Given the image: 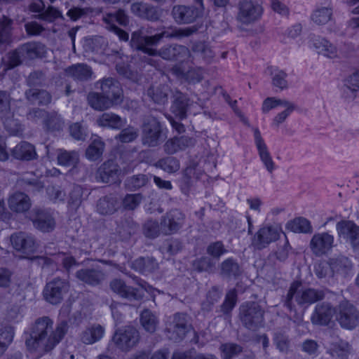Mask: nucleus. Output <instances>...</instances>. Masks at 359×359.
Here are the masks:
<instances>
[{
  "instance_id": "f257e3e1",
  "label": "nucleus",
  "mask_w": 359,
  "mask_h": 359,
  "mask_svg": "<svg viewBox=\"0 0 359 359\" xmlns=\"http://www.w3.org/2000/svg\"><path fill=\"white\" fill-rule=\"evenodd\" d=\"M68 324L63 320L54 326L48 316L35 320L30 327L29 337L25 344L29 352L41 357L52 351L63 339L68 331Z\"/></svg>"
},
{
  "instance_id": "f03ea898",
  "label": "nucleus",
  "mask_w": 359,
  "mask_h": 359,
  "mask_svg": "<svg viewBox=\"0 0 359 359\" xmlns=\"http://www.w3.org/2000/svg\"><path fill=\"white\" fill-rule=\"evenodd\" d=\"M302 283L298 280L293 281L287 291L286 296L283 300L284 306L290 311H294L295 305L293 299L300 306L307 307L320 300L325 297L323 290L313 288H301Z\"/></svg>"
},
{
  "instance_id": "7ed1b4c3",
  "label": "nucleus",
  "mask_w": 359,
  "mask_h": 359,
  "mask_svg": "<svg viewBox=\"0 0 359 359\" xmlns=\"http://www.w3.org/2000/svg\"><path fill=\"white\" fill-rule=\"evenodd\" d=\"M195 26L189 27H168L161 33L152 36L143 35L142 31H136L132 34L130 43H144L147 46H157L163 38L181 39L188 37L197 32Z\"/></svg>"
},
{
  "instance_id": "20e7f679",
  "label": "nucleus",
  "mask_w": 359,
  "mask_h": 359,
  "mask_svg": "<svg viewBox=\"0 0 359 359\" xmlns=\"http://www.w3.org/2000/svg\"><path fill=\"white\" fill-rule=\"evenodd\" d=\"M131 46L145 54L150 56H159L165 60L181 61L187 58L190 54L189 50L186 46L178 44L165 45L159 50L154 48V46L144 45L143 42L131 43Z\"/></svg>"
},
{
  "instance_id": "39448f33",
  "label": "nucleus",
  "mask_w": 359,
  "mask_h": 359,
  "mask_svg": "<svg viewBox=\"0 0 359 359\" xmlns=\"http://www.w3.org/2000/svg\"><path fill=\"white\" fill-rule=\"evenodd\" d=\"M264 311L257 302L243 304L240 307V319L249 330H257L264 322Z\"/></svg>"
},
{
  "instance_id": "423d86ee",
  "label": "nucleus",
  "mask_w": 359,
  "mask_h": 359,
  "mask_svg": "<svg viewBox=\"0 0 359 359\" xmlns=\"http://www.w3.org/2000/svg\"><path fill=\"white\" fill-rule=\"evenodd\" d=\"M238 9L236 20L245 25L259 20L263 13L262 6L256 0H241L238 3Z\"/></svg>"
},
{
  "instance_id": "0eeeda50",
  "label": "nucleus",
  "mask_w": 359,
  "mask_h": 359,
  "mask_svg": "<svg viewBox=\"0 0 359 359\" xmlns=\"http://www.w3.org/2000/svg\"><path fill=\"white\" fill-rule=\"evenodd\" d=\"M191 328L188 316L184 313H177L168 322L165 330L168 334V338L177 342L182 341Z\"/></svg>"
},
{
  "instance_id": "6e6552de",
  "label": "nucleus",
  "mask_w": 359,
  "mask_h": 359,
  "mask_svg": "<svg viewBox=\"0 0 359 359\" xmlns=\"http://www.w3.org/2000/svg\"><path fill=\"white\" fill-rule=\"evenodd\" d=\"M139 340V332L133 326H126L116 330L112 338L114 344L123 351H128L134 347Z\"/></svg>"
},
{
  "instance_id": "1a4fd4ad",
  "label": "nucleus",
  "mask_w": 359,
  "mask_h": 359,
  "mask_svg": "<svg viewBox=\"0 0 359 359\" xmlns=\"http://www.w3.org/2000/svg\"><path fill=\"white\" fill-rule=\"evenodd\" d=\"M69 288V283L60 278H54L46 283L43 290V296L46 302L51 304H58L63 300L64 296Z\"/></svg>"
},
{
  "instance_id": "9d476101",
  "label": "nucleus",
  "mask_w": 359,
  "mask_h": 359,
  "mask_svg": "<svg viewBox=\"0 0 359 359\" xmlns=\"http://www.w3.org/2000/svg\"><path fill=\"white\" fill-rule=\"evenodd\" d=\"M161 132L160 122L154 116L147 117L142 126V144L149 147H156L160 142Z\"/></svg>"
},
{
  "instance_id": "9b49d317",
  "label": "nucleus",
  "mask_w": 359,
  "mask_h": 359,
  "mask_svg": "<svg viewBox=\"0 0 359 359\" xmlns=\"http://www.w3.org/2000/svg\"><path fill=\"white\" fill-rule=\"evenodd\" d=\"M278 106H283L285 109L278 114L273 118V123L277 126L283 123L287 116L297 108V105L292 102L271 97L264 100L262 109L264 113H267Z\"/></svg>"
},
{
  "instance_id": "f8f14e48",
  "label": "nucleus",
  "mask_w": 359,
  "mask_h": 359,
  "mask_svg": "<svg viewBox=\"0 0 359 359\" xmlns=\"http://www.w3.org/2000/svg\"><path fill=\"white\" fill-rule=\"evenodd\" d=\"M337 318L342 327L352 330L358 323L359 311L350 302L344 301L338 306Z\"/></svg>"
},
{
  "instance_id": "ddd939ff",
  "label": "nucleus",
  "mask_w": 359,
  "mask_h": 359,
  "mask_svg": "<svg viewBox=\"0 0 359 359\" xmlns=\"http://www.w3.org/2000/svg\"><path fill=\"white\" fill-rule=\"evenodd\" d=\"M185 215L178 209L166 212L161 221V233L165 235L177 232L183 226Z\"/></svg>"
},
{
  "instance_id": "4468645a",
  "label": "nucleus",
  "mask_w": 359,
  "mask_h": 359,
  "mask_svg": "<svg viewBox=\"0 0 359 359\" xmlns=\"http://www.w3.org/2000/svg\"><path fill=\"white\" fill-rule=\"evenodd\" d=\"M171 15L178 25L193 23L201 17L197 8L193 6L185 5L174 6L171 10Z\"/></svg>"
},
{
  "instance_id": "2eb2a0df",
  "label": "nucleus",
  "mask_w": 359,
  "mask_h": 359,
  "mask_svg": "<svg viewBox=\"0 0 359 359\" xmlns=\"http://www.w3.org/2000/svg\"><path fill=\"white\" fill-rule=\"evenodd\" d=\"M334 237L327 232L315 233L311 241L310 248L313 254L320 257L328 252L333 247Z\"/></svg>"
},
{
  "instance_id": "dca6fc26",
  "label": "nucleus",
  "mask_w": 359,
  "mask_h": 359,
  "mask_svg": "<svg viewBox=\"0 0 359 359\" xmlns=\"http://www.w3.org/2000/svg\"><path fill=\"white\" fill-rule=\"evenodd\" d=\"M254 130L255 143L258 151L260 161L264 168L269 173H273L276 169V164L269 151L268 147L262 137L261 133L258 128H255Z\"/></svg>"
},
{
  "instance_id": "f3484780",
  "label": "nucleus",
  "mask_w": 359,
  "mask_h": 359,
  "mask_svg": "<svg viewBox=\"0 0 359 359\" xmlns=\"http://www.w3.org/2000/svg\"><path fill=\"white\" fill-rule=\"evenodd\" d=\"M121 174L118 165L113 161H107L102 163L97 170L95 180L102 183L116 182Z\"/></svg>"
},
{
  "instance_id": "a211bd4d",
  "label": "nucleus",
  "mask_w": 359,
  "mask_h": 359,
  "mask_svg": "<svg viewBox=\"0 0 359 359\" xmlns=\"http://www.w3.org/2000/svg\"><path fill=\"white\" fill-rule=\"evenodd\" d=\"M279 229L273 226L262 227L255 236L252 244L259 250L266 248L269 243L278 240Z\"/></svg>"
},
{
  "instance_id": "6ab92c4d",
  "label": "nucleus",
  "mask_w": 359,
  "mask_h": 359,
  "mask_svg": "<svg viewBox=\"0 0 359 359\" xmlns=\"http://www.w3.org/2000/svg\"><path fill=\"white\" fill-rule=\"evenodd\" d=\"M335 313L332 306L327 302H323L316 306L311 314V321L316 325H327L331 321Z\"/></svg>"
},
{
  "instance_id": "aec40b11",
  "label": "nucleus",
  "mask_w": 359,
  "mask_h": 359,
  "mask_svg": "<svg viewBox=\"0 0 359 359\" xmlns=\"http://www.w3.org/2000/svg\"><path fill=\"white\" fill-rule=\"evenodd\" d=\"M75 276L81 282L91 286L98 285L105 279L104 273L99 267L79 269Z\"/></svg>"
},
{
  "instance_id": "412c9836",
  "label": "nucleus",
  "mask_w": 359,
  "mask_h": 359,
  "mask_svg": "<svg viewBox=\"0 0 359 359\" xmlns=\"http://www.w3.org/2000/svg\"><path fill=\"white\" fill-rule=\"evenodd\" d=\"M101 93L116 104L123 101V90L120 83L112 78L104 79L100 81Z\"/></svg>"
},
{
  "instance_id": "4be33fe9",
  "label": "nucleus",
  "mask_w": 359,
  "mask_h": 359,
  "mask_svg": "<svg viewBox=\"0 0 359 359\" xmlns=\"http://www.w3.org/2000/svg\"><path fill=\"white\" fill-rule=\"evenodd\" d=\"M109 287L114 293L129 300H140L143 297L137 288L126 285L123 280L118 278L111 280Z\"/></svg>"
},
{
  "instance_id": "5701e85b",
  "label": "nucleus",
  "mask_w": 359,
  "mask_h": 359,
  "mask_svg": "<svg viewBox=\"0 0 359 359\" xmlns=\"http://www.w3.org/2000/svg\"><path fill=\"white\" fill-rule=\"evenodd\" d=\"M13 248L24 253H31L36 250V243L34 238L24 232L13 233L11 237Z\"/></svg>"
},
{
  "instance_id": "b1692460",
  "label": "nucleus",
  "mask_w": 359,
  "mask_h": 359,
  "mask_svg": "<svg viewBox=\"0 0 359 359\" xmlns=\"http://www.w3.org/2000/svg\"><path fill=\"white\" fill-rule=\"evenodd\" d=\"M313 46L318 54L330 59L340 58L342 55L337 47L325 38L314 39Z\"/></svg>"
},
{
  "instance_id": "393cba45",
  "label": "nucleus",
  "mask_w": 359,
  "mask_h": 359,
  "mask_svg": "<svg viewBox=\"0 0 359 359\" xmlns=\"http://www.w3.org/2000/svg\"><path fill=\"white\" fill-rule=\"evenodd\" d=\"M337 231L339 236L349 242L351 245L359 239V226L351 221L338 222Z\"/></svg>"
},
{
  "instance_id": "a878e982",
  "label": "nucleus",
  "mask_w": 359,
  "mask_h": 359,
  "mask_svg": "<svg viewBox=\"0 0 359 359\" xmlns=\"http://www.w3.org/2000/svg\"><path fill=\"white\" fill-rule=\"evenodd\" d=\"M11 156L20 161H32L37 158V154L33 144L22 141L11 151Z\"/></svg>"
},
{
  "instance_id": "bb28decb",
  "label": "nucleus",
  "mask_w": 359,
  "mask_h": 359,
  "mask_svg": "<svg viewBox=\"0 0 359 359\" xmlns=\"http://www.w3.org/2000/svg\"><path fill=\"white\" fill-rule=\"evenodd\" d=\"M9 208L15 212H25L29 210L32 203L29 197L22 192H15L8 198Z\"/></svg>"
},
{
  "instance_id": "cd10ccee",
  "label": "nucleus",
  "mask_w": 359,
  "mask_h": 359,
  "mask_svg": "<svg viewBox=\"0 0 359 359\" xmlns=\"http://www.w3.org/2000/svg\"><path fill=\"white\" fill-rule=\"evenodd\" d=\"M25 98L32 104L48 105L52 101V95L46 90L29 88L25 93Z\"/></svg>"
},
{
  "instance_id": "c85d7f7f",
  "label": "nucleus",
  "mask_w": 359,
  "mask_h": 359,
  "mask_svg": "<svg viewBox=\"0 0 359 359\" xmlns=\"http://www.w3.org/2000/svg\"><path fill=\"white\" fill-rule=\"evenodd\" d=\"M192 102L181 92L177 91L174 95V101L171 107L172 112L180 119L187 116V112Z\"/></svg>"
},
{
  "instance_id": "c756f323",
  "label": "nucleus",
  "mask_w": 359,
  "mask_h": 359,
  "mask_svg": "<svg viewBox=\"0 0 359 359\" xmlns=\"http://www.w3.org/2000/svg\"><path fill=\"white\" fill-rule=\"evenodd\" d=\"M35 216L32 218L34 226L43 232H48L55 228V221L52 216L40 210H34Z\"/></svg>"
},
{
  "instance_id": "7c9ffc66",
  "label": "nucleus",
  "mask_w": 359,
  "mask_h": 359,
  "mask_svg": "<svg viewBox=\"0 0 359 359\" xmlns=\"http://www.w3.org/2000/svg\"><path fill=\"white\" fill-rule=\"evenodd\" d=\"M219 269L220 275L229 279H236L243 273L241 266L233 258H228L224 260L219 264Z\"/></svg>"
},
{
  "instance_id": "2f4dec72",
  "label": "nucleus",
  "mask_w": 359,
  "mask_h": 359,
  "mask_svg": "<svg viewBox=\"0 0 359 359\" xmlns=\"http://www.w3.org/2000/svg\"><path fill=\"white\" fill-rule=\"evenodd\" d=\"M65 72L68 76L81 81H88L93 75L91 68L85 64L74 65L67 68Z\"/></svg>"
},
{
  "instance_id": "473e14b6",
  "label": "nucleus",
  "mask_w": 359,
  "mask_h": 359,
  "mask_svg": "<svg viewBox=\"0 0 359 359\" xmlns=\"http://www.w3.org/2000/svg\"><path fill=\"white\" fill-rule=\"evenodd\" d=\"M89 105L95 110L103 111L117 104L109 97H105L102 93H90L88 95Z\"/></svg>"
},
{
  "instance_id": "72a5a7b5",
  "label": "nucleus",
  "mask_w": 359,
  "mask_h": 359,
  "mask_svg": "<svg viewBox=\"0 0 359 359\" xmlns=\"http://www.w3.org/2000/svg\"><path fill=\"white\" fill-rule=\"evenodd\" d=\"M119 208L118 198L112 195L101 198L97 204V212L103 215H111L117 211Z\"/></svg>"
},
{
  "instance_id": "f704fd0d",
  "label": "nucleus",
  "mask_w": 359,
  "mask_h": 359,
  "mask_svg": "<svg viewBox=\"0 0 359 359\" xmlns=\"http://www.w3.org/2000/svg\"><path fill=\"white\" fill-rule=\"evenodd\" d=\"M126 120L114 113H103L97 119V123L101 127L112 129H120L126 124Z\"/></svg>"
},
{
  "instance_id": "c9c22d12",
  "label": "nucleus",
  "mask_w": 359,
  "mask_h": 359,
  "mask_svg": "<svg viewBox=\"0 0 359 359\" xmlns=\"http://www.w3.org/2000/svg\"><path fill=\"white\" fill-rule=\"evenodd\" d=\"M170 89L165 84L152 85L147 90L148 95L156 104H164L168 102Z\"/></svg>"
},
{
  "instance_id": "e433bc0d",
  "label": "nucleus",
  "mask_w": 359,
  "mask_h": 359,
  "mask_svg": "<svg viewBox=\"0 0 359 359\" xmlns=\"http://www.w3.org/2000/svg\"><path fill=\"white\" fill-rule=\"evenodd\" d=\"M20 52L29 59L41 57L46 54V47L39 42H29L22 45Z\"/></svg>"
},
{
  "instance_id": "4c0bfd02",
  "label": "nucleus",
  "mask_w": 359,
  "mask_h": 359,
  "mask_svg": "<svg viewBox=\"0 0 359 359\" xmlns=\"http://www.w3.org/2000/svg\"><path fill=\"white\" fill-rule=\"evenodd\" d=\"M13 20L3 15L0 17V46L9 44L12 41Z\"/></svg>"
},
{
  "instance_id": "58836bf2",
  "label": "nucleus",
  "mask_w": 359,
  "mask_h": 359,
  "mask_svg": "<svg viewBox=\"0 0 359 359\" xmlns=\"http://www.w3.org/2000/svg\"><path fill=\"white\" fill-rule=\"evenodd\" d=\"M131 267L142 273H150L158 269V264L153 257H140L132 263Z\"/></svg>"
},
{
  "instance_id": "ea45409f",
  "label": "nucleus",
  "mask_w": 359,
  "mask_h": 359,
  "mask_svg": "<svg viewBox=\"0 0 359 359\" xmlns=\"http://www.w3.org/2000/svg\"><path fill=\"white\" fill-rule=\"evenodd\" d=\"M327 351L333 358L347 359L351 353V346L347 341L339 339L331 343Z\"/></svg>"
},
{
  "instance_id": "a19ab883",
  "label": "nucleus",
  "mask_w": 359,
  "mask_h": 359,
  "mask_svg": "<svg viewBox=\"0 0 359 359\" xmlns=\"http://www.w3.org/2000/svg\"><path fill=\"white\" fill-rule=\"evenodd\" d=\"M104 329L100 325L86 328L81 335V341L85 344H93L99 341L103 336Z\"/></svg>"
},
{
  "instance_id": "79ce46f5",
  "label": "nucleus",
  "mask_w": 359,
  "mask_h": 359,
  "mask_svg": "<svg viewBox=\"0 0 359 359\" xmlns=\"http://www.w3.org/2000/svg\"><path fill=\"white\" fill-rule=\"evenodd\" d=\"M140 323L145 331L154 333L158 325V320L156 314L149 309H144L140 314Z\"/></svg>"
},
{
  "instance_id": "37998d69",
  "label": "nucleus",
  "mask_w": 359,
  "mask_h": 359,
  "mask_svg": "<svg viewBox=\"0 0 359 359\" xmlns=\"http://www.w3.org/2000/svg\"><path fill=\"white\" fill-rule=\"evenodd\" d=\"M136 229L137 224L130 218H123L117 222L116 231L123 239H128Z\"/></svg>"
},
{
  "instance_id": "c03bdc74",
  "label": "nucleus",
  "mask_w": 359,
  "mask_h": 359,
  "mask_svg": "<svg viewBox=\"0 0 359 359\" xmlns=\"http://www.w3.org/2000/svg\"><path fill=\"white\" fill-rule=\"evenodd\" d=\"M43 126L48 131H59L64 127V121L56 111H47L43 120Z\"/></svg>"
},
{
  "instance_id": "a18cd8bd",
  "label": "nucleus",
  "mask_w": 359,
  "mask_h": 359,
  "mask_svg": "<svg viewBox=\"0 0 359 359\" xmlns=\"http://www.w3.org/2000/svg\"><path fill=\"white\" fill-rule=\"evenodd\" d=\"M331 268L334 273L346 274L352 269V264L350 259L345 256H338L330 259Z\"/></svg>"
},
{
  "instance_id": "49530a36",
  "label": "nucleus",
  "mask_w": 359,
  "mask_h": 359,
  "mask_svg": "<svg viewBox=\"0 0 359 359\" xmlns=\"http://www.w3.org/2000/svg\"><path fill=\"white\" fill-rule=\"evenodd\" d=\"M193 53L200 57L205 62L210 63L215 57L211 48L204 42H196L191 47Z\"/></svg>"
},
{
  "instance_id": "de8ad7c7",
  "label": "nucleus",
  "mask_w": 359,
  "mask_h": 359,
  "mask_svg": "<svg viewBox=\"0 0 359 359\" xmlns=\"http://www.w3.org/2000/svg\"><path fill=\"white\" fill-rule=\"evenodd\" d=\"M104 149V143L100 137H96L87 148L86 156L90 161H96L102 156Z\"/></svg>"
},
{
  "instance_id": "09e8293b",
  "label": "nucleus",
  "mask_w": 359,
  "mask_h": 359,
  "mask_svg": "<svg viewBox=\"0 0 359 359\" xmlns=\"http://www.w3.org/2000/svg\"><path fill=\"white\" fill-rule=\"evenodd\" d=\"M332 17V9L330 7H321L316 9L311 15V20L318 25L327 23Z\"/></svg>"
},
{
  "instance_id": "8fccbe9b",
  "label": "nucleus",
  "mask_w": 359,
  "mask_h": 359,
  "mask_svg": "<svg viewBox=\"0 0 359 359\" xmlns=\"http://www.w3.org/2000/svg\"><path fill=\"white\" fill-rule=\"evenodd\" d=\"M267 70L272 76V83L273 86L281 90L287 88V82L286 81L287 74L285 72L273 66L269 67Z\"/></svg>"
},
{
  "instance_id": "3c124183",
  "label": "nucleus",
  "mask_w": 359,
  "mask_h": 359,
  "mask_svg": "<svg viewBox=\"0 0 359 359\" xmlns=\"http://www.w3.org/2000/svg\"><path fill=\"white\" fill-rule=\"evenodd\" d=\"M288 226L294 233H309L312 232L311 222L304 217L293 219L288 223Z\"/></svg>"
},
{
  "instance_id": "603ef678",
  "label": "nucleus",
  "mask_w": 359,
  "mask_h": 359,
  "mask_svg": "<svg viewBox=\"0 0 359 359\" xmlns=\"http://www.w3.org/2000/svg\"><path fill=\"white\" fill-rule=\"evenodd\" d=\"M156 165L168 173L175 172L180 168L179 160L172 156H168L160 159Z\"/></svg>"
},
{
  "instance_id": "864d4df0",
  "label": "nucleus",
  "mask_w": 359,
  "mask_h": 359,
  "mask_svg": "<svg viewBox=\"0 0 359 359\" xmlns=\"http://www.w3.org/2000/svg\"><path fill=\"white\" fill-rule=\"evenodd\" d=\"M57 162L60 165L64 166L74 165L79 161V156L75 151H67L65 149H58Z\"/></svg>"
},
{
  "instance_id": "5fc2aeb1",
  "label": "nucleus",
  "mask_w": 359,
  "mask_h": 359,
  "mask_svg": "<svg viewBox=\"0 0 359 359\" xmlns=\"http://www.w3.org/2000/svg\"><path fill=\"white\" fill-rule=\"evenodd\" d=\"M273 343L280 352L284 353L289 352L290 341L289 337L284 332L277 331L274 333Z\"/></svg>"
},
{
  "instance_id": "6e6d98bb",
  "label": "nucleus",
  "mask_w": 359,
  "mask_h": 359,
  "mask_svg": "<svg viewBox=\"0 0 359 359\" xmlns=\"http://www.w3.org/2000/svg\"><path fill=\"white\" fill-rule=\"evenodd\" d=\"M1 118H4V123L6 130L12 135H18L22 132V127L18 120L13 118L11 112L10 114H4Z\"/></svg>"
},
{
  "instance_id": "4d7b16f0",
  "label": "nucleus",
  "mask_w": 359,
  "mask_h": 359,
  "mask_svg": "<svg viewBox=\"0 0 359 359\" xmlns=\"http://www.w3.org/2000/svg\"><path fill=\"white\" fill-rule=\"evenodd\" d=\"M83 188L81 186L75 185L69 193L68 204L74 210H77L83 201Z\"/></svg>"
},
{
  "instance_id": "13d9d810",
  "label": "nucleus",
  "mask_w": 359,
  "mask_h": 359,
  "mask_svg": "<svg viewBox=\"0 0 359 359\" xmlns=\"http://www.w3.org/2000/svg\"><path fill=\"white\" fill-rule=\"evenodd\" d=\"M111 17L112 15H104L102 18V20L107 25V29L117 35L121 41H128L129 34L123 29L117 27L114 22H111Z\"/></svg>"
},
{
  "instance_id": "bf43d9fd",
  "label": "nucleus",
  "mask_w": 359,
  "mask_h": 359,
  "mask_svg": "<svg viewBox=\"0 0 359 359\" xmlns=\"http://www.w3.org/2000/svg\"><path fill=\"white\" fill-rule=\"evenodd\" d=\"M193 266L198 271L210 272L215 269V263L210 257H202L194 261Z\"/></svg>"
},
{
  "instance_id": "052dcab7",
  "label": "nucleus",
  "mask_w": 359,
  "mask_h": 359,
  "mask_svg": "<svg viewBox=\"0 0 359 359\" xmlns=\"http://www.w3.org/2000/svg\"><path fill=\"white\" fill-rule=\"evenodd\" d=\"M27 84L30 88L42 87L46 83V76L41 71H35L29 74L27 78Z\"/></svg>"
},
{
  "instance_id": "680f3d73",
  "label": "nucleus",
  "mask_w": 359,
  "mask_h": 359,
  "mask_svg": "<svg viewBox=\"0 0 359 359\" xmlns=\"http://www.w3.org/2000/svg\"><path fill=\"white\" fill-rule=\"evenodd\" d=\"M222 293V290L218 287H212L207 294L206 300L202 304L203 309L209 311L211 306L218 302Z\"/></svg>"
},
{
  "instance_id": "e2e57ef3",
  "label": "nucleus",
  "mask_w": 359,
  "mask_h": 359,
  "mask_svg": "<svg viewBox=\"0 0 359 359\" xmlns=\"http://www.w3.org/2000/svg\"><path fill=\"white\" fill-rule=\"evenodd\" d=\"M220 350L224 359H231L241 353L243 348L236 344H224L220 346Z\"/></svg>"
},
{
  "instance_id": "0e129e2a",
  "label": "nucleus",
  "mask_w": 359,
  "mask_h": 359,
  "mask_svg": "<svg viewBox=\"0 0 359 359\" xmlns=\"http://www.w3.org/2000/svg\"><path fill=\"white\" fill-rule=\"evenodd\" d=\"M150 177L144 174L133 175L127 180V186L131 189H139L147 184Z\"/></svg>"
},
{
  "instance_id": "69168bd1",
  "label": "nucleus",
  "mask_w": 359,
  "mask_h": 359,
  "mask_svg": "<svg viewBox=\"0 0 359 359\" xmlns=\"http://www.w3.org/2000/svg\"><path fill=\"white\" fill-rule=\"evenodd\" d=\"M142 196L140 194H127L123 198L122 205L128 210H135L141 203Z\"/></svg>"
},
{
  "instance_id": "338daca9",
  "label": "nucleus",
  "mask_w": 359,
  "mask_h": 359,
  "mask_svg": "<svg viewBox=\"0 0 359 359\" xmlns=\"http://www.w3.org/2000/svg\"><path fill=\"white\" fill-rule=\"evenodd\" d=\"M60 18H62V13L59 10L53 6H48L43 12L36 15V18L49 22H53Z\"/></svg>"
},
{
  "instance_id": "774afa93",
  "label": "nucleus",
  "mask_w": 359,
  "mask_h": 359,
  "mask_svg": "<svg viewBox=\"0 0 359 359\" xmlns=\"http://www.w3.org/2000/svg\"><path fill=\"white\" fill-rule=\"evenodd\" d=\"M206 252L210 257L218 260L222 255L226 252V250L221 241H216L208 246Z\"/></svg>"
}]
</instances>
